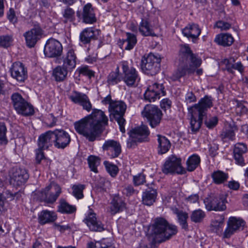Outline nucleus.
<instances>
[{
  "instance_id": "obj_1",
  "label": "nucleus",
  "mask_w": 248,
  "mask_h": 248,
  "mask_svg": "<svg viewBox=\"0 0 248 248\" xmlns=\"http://www.w3.org/2000/svg\"><path fill=\"white\" fill-rule=\"evenodd\" d=\"M108 124V118L101 110L94 109L92 113L74 124L75 128L90 141H94L100 136L104 126Z\"/></svg>"
},
{
  "instance_id": "obj_2",
  "label": "nucleus",
  "mask_w": 248,
  "mask_h": 248,
  "mask_svg": "<svg viewBox=\"0 0 248 248\" xmlns=\"http://www.w3.org/2000/svg\"><path fill=\"white\" fill-rule=\"evenodd\" d=\"M211 97L205 96L202 98L198 104L188 108V113L190 115V125L192 132L198 131L202 125V120L206 118L204 123L209 128H212L217 124L218 119L216 116L207 118V109L212 106Z\"/></svg>"
},
{
  "instance_id": "obj_3",
  "label": "nucleus",
  "mask_w": 248,
  "mask_h": 248,
  "mask_svg": "<svg viewBox=\"0 0 248 248\" xmlns=\"http://www.w3.org/2000/svg\"><path fill=\"white\" fill-rule=\"evenodd\" d=\"M202 63L201 59L192 53L187 46H181L180 51V64L177 70L173 74L174 80H177L186 74H191L194 72L197 75L202 73V69H197Z\"/></svg>"
},
{
  "instance_id": "obj_4",
  "label": "nucleus",
  "mask_w": 248,
  "mask_h": 248,
  "mask_svg": "<svg viewBox=\"0 0 248 248\" xmlns=\"http://www.w3.org/2000/svg\"><path fill=\"white\" fill-rule=\"evenodd\" d=\"M152 234L155 243H161L169 240L177 232V227L170 224L162 217L154 219L152 226Z\"/></svg>"
},
{
  "instance_id": "obj_5",
  "label": "nucleus",
  "mask_w": 248,
  "mask_h": 248,
  "mask_svg": "<svg viewBox=\"0 0 248 248\" xmlns=\"http://www.w3.org/2000/svg\"><path fill=\"white\" fill-rule=\"evenodd\" d=\"M126 108L125 103L122 101H114V103L110 104V106L108 107L110 121L114 119L117 122L120 131L122 133L125 132L124 125L125 121L124 116Z\"/></svg>"
},
{
  "instance_id": "obj_6",
  "label": "nucleus",
  "mask_w": 248,
  "mask_h": 248,
  "mask_svg": "<svg viewBox=\"0 0 248 248\" xmlns=\"http://www.w3.org/2000/svg\"><path fill=\"white\" fill-rule=\"evenodd\" d=\"M12 103L16 112L24 116L31 115L34 109L31 105L28 103L21 94L14 93L11 96Z\"/></svg>"
},
{
  "instance_id": "obj_7",
  "label": "nucleus",
  "mask_w": 248,
  "mask_h": 248,
  "mask_svg": "<svg viewBox=\"0 0 248 248\" xmlns=\"http://www.w3.org/2000/svg\"><path fill=\"white\" fill-rule=\"evenodd\" d=\"M149 134L148 128L145 125H142L131 130L127 141V147L131 148L134 147L138 142L147 141Z\"/></svg>"
},
{
  "instance_id": "obj_8",
  "label": "nucleus",
  "mask_w": 248,
  "mask_h": 248,
  "mask_svg": "<svg viewBox=\"0 0 248 248\" xmlns=\"http://www.w3.org/2000/svg\"><path fill=\"white\" fill-rule=\"evenodd\" d=\"M142 114L147 118L150 125L153 128L160 124L163 115L161 110L158 107L152 105H147L144 107Z\"/></svg>"
},
{
  "instance_id": "obj_9",
  "label": "nucleus",
  "mask_w": 248,
  "mask_h": 248,
  "mask_svg": "<svg viewBox=\"0 0 248 248\" xmlns=\"http://www.w3.org/2000/svg\"><path fill=\"white\" fill-rule=\"evenodd\" d=\"M225 198L222 194H211L206 197L204 202L208 211H224L226 209Z\"/></svg>"
},
{
  "instance_id": "obj_10",
  "label": "nucleus",
  "mask_w": 248,
  "mask_h": 248,
  "mask_svg": "<svg viewBox=\"0 0 248 248\" xmlns=\"http://www.w3.org/2000/svg\"><path fill=\"white\" fill-rule=\"evenodd\" d=\"M145 62L141 65V69L143 72L148 75H154L159 70V63L161 58L159 55H155L150 53L145 59Z\"/></svg>"
},
{
  "instance_id": "obj_11",
  "label": "nucleus",
  "mask_w": 248,
  "mask_h": 248,
  "mask_svg": "<svg viewBox=\"0 0 248 248\" xmlns=\"http://www.w3.org/2000/svg\"><path fill=\"white\" fill-rule=\"evenodd\" d=\"M180 158L175 155H171L168 158L162 168L164 173L183 174L186 171L182 167Z\"/></svg>"
},
{
  "instance_id": "obj_12",
  "label": "nucleus",
  "mask_w": 248,
  "mask_h": 248,
  "mask_svg": "<svg viewBox=\"0 0 248 248\" xmlns=\"http://www.w3.org/2000/svg\"><path fill=\"white\" fill-rule=\"evenodd\" d=\"M29 175L27 170L21 168H14L10 174V184L15 187L24 185L29 179Z\"/></svg>"
},
{
  "instance_id": "obj_13",
  "label": "nucleus",
  "mask_w": 248,
  "mask_h": 248,
  "mask_svg": "<svg viewBox=\"0 0 248 248\" xmlns=\"http://www.w3.org/2000/svg\"><path fill=\"white\" fill-rule=\"evenodd\" d=\"M166 94L163 84L154 83L148 86L144 93V98L149 102H154L159 99L161 96Z\"/></svg>"
},
{
  "instance_id": "obj_14",
  "label": "nucleus",
  "mask_w": 248,
  "mask_h": 248,
  "mask_svg": "<svg viewBox=\"0 0 248 248\" xmlns=\"http://www.w3.org/2000/svg\"><path fill=\"white\" fill-rule=\"evenodd\" d=\"M62 52V46L58 40L51 38L48 39L45 46L44 54L49 58L60 56Z\"/></svg>"
},
{
  "instance_id": "obj_15",
  "label": "nucleus",
  "mask_w": 248,
  "mask_h": 248,
  "mask_svg": "<svg viewBox=\"0 0 248 248\" xmlns=\"http://www.w3.org/2000/svg\"><path fill=\"white\" fill-rule=\"evenodd\" d=\"M54 146L56 148L63 149L70 143V136L64 130L62 129H55L54 130Z\"/></svg>"
},
{
  "instance_id": "obj_16",
  "label": "nucleus",
  "mask_w": 248,
  "mask_h": 248,
  "mask_svg": "<svg viewBox=\"0 0 248 248\" xmlns=\"http://www.w3.org/2000/svg\"><path fill=\"white\" fill-rule=\"evenodd\" d=\"M62 191L60 186L55 183H51L42 192L45 197L44 200L48 203H53L59 196Z\"/></svg>"
},
{
  "instance_id": "obj_17",
  "label": "nucleus",
  "mask_w": 248,
  "mask_h": 248,
  "mask_svg": "<svg viewBox=\"0 0 248 248\" xmlns=\"http://www.w3.org/2000/svg\"><path fill=\"white\" fill-rule=\"evenodd\" d=\"M12 77L19 82H23L27 77V71L24 65L20 62L13 63L10 68Z\"/></svg>"
},
{
  "instance_id": "obj_18",
  "label": "nucleus",
  "mask_w": 248,
  "mask_h": 248,
  "mask_svg": "<svg viewBox=\"0 0 248 248\" xmlns=\"http://www.w3.org/2000/svg\"><path fill=\"white\" fill-rule=\"evenodd\" d=\"M244 225V222L242 219L235 217H230L228 221L227 227L224 232V237L225 238L230 237Z\"/></svg>"
},
{
  "instance_id": "obj_19",
  "label": "nucleus",
  "mask_w": 248,
  "mask_h": 248,
  "mask_svg": "<svg viewBox=\"0 0 248 248\" xmlns=\"http://www.w3.org/2000/svg\"><path fill=\"white\" fill-rule=\"evenodd\" d=\"M42 31L40 27H35L24 34L26 43L29 47H33L41 37Z\"/></svg>"
},
{
  "instance_id": "obj_20",
  "label": "nucleus",
  "mask_w": 248,
  "mask_h": 248,
  "mask_svg": "<svg viewBox=\"0 0 248 248\" xmlns=\"http://www.w3.org/2000/svg\"><path fill=\"white\" fill-rule=\"evenodd\" d=\"M84 221L92 231L101 232L104 229L103 225L100 221L97 220L96 214L91 209H90L89 214L84 219Z\"/></svg>"
},
{
  "instance_id": "obj_21",
  "label": "nucleus",
  "mask_w": 248,
  "mask_h": 248,
  "mask_svg": "<svg viewBox=\"0 0 248 248\" xmlns=\"http://www.w3.org/2000/svg\"><path fill=\"white\" fill-rule=\"evenodd\" d=\"M70 99L75 103L81 105L83 108L89 112L92 108V105L88 97L85 94L74 92L73 94L69 96Z\"/></svg>"
},
{
  "instance_id": "obj_22",
  "label": "nucleus",
  "mask_w": 248,
  "mask_h": 248,
  "mask_svg": "<svg viewBox=\"0 0 248 248\" xmlns=\"http://www.w3.org/2000/svg\"><path fill=\"white\" fill-rule=\"evenodd\" d=\"M78 17H81L84 23L93 24L96 21V18L91 3H87L83 8V11L80 13L79 11L77 13Z\"/></svg>"
},
{
  "instance_id": "obj_23",
  "label": "nucleus",
  "mask_w": 248,
  "mask_h": 248,
  "mask_svg": "<svg viewBox=\"0 0 248 248\" xmlns=\"http://www.w3.org/2000/svg\"><path fill=\"white\" fill-rule=\"evenodd\" d=\"M54 130L48 131L39 136L38 141V146L44 149H47L53 144L54 145Z\"/></svg>"
},
{
  "instance_id": "obj_24",
  "label": "nucleus",
  "mask_w": 248,
  "mask_h": 248,
  "mask_svg": "<svg viewBox=\"0 0 248 248\" xmlns=\"http://www.w3.org/2000/svg\"><path fill=\"white\" fill-rule=\"evenodd\" d=\"M123 72L124 74V80L128 86H132L139 79L138 74L135 68H129L126 65H123Z\"/></svg>"
},
{
  "instance_id": "obj_25",
  "label": "nucleus",
  "mask_w": 248,
  "mask_h": 248,
  "mask_svg": "<svg viewBox=\"0 0 248 248\" xmlns=\"http://www.w3.org/2000/svg\"><path fill=\"white\" fill-rule=\"evenodd\" d=\"M247 147L246 144L238 143L235 145L233 150V155L236 163L241 166L245 165L243 155L246 153Z\"/></svg>"
},
{
  "instance_id": "obj_26",
  "label": "nucleus",
  "mask_w": 248,
  "mask_h": 248,
  "mask_svg": "<svg viewBox=\"0 0 248 248\" xmlns=\"http://www.w3.org/2000/svg\"><path fill=\"white\" fill-rule=\"evenodd\" d=\"M77 57L73 49H69L63 57L62 65L70 71L75 68Z\"/></svg>"
},
{
  "instance_id": "obj_27",
  "label": "nucleus",
  "mask_w": 248,
  "mask_h": 248,
  "mask_svg": "<svg viewBox=\"0 0 248 248\" xmlns=\"http://www.w3.org/2000/svg\"><path fill=\"white\" fill-rule=\"evenodd\" d=\"M182 32L185 36L192 38L193 42H195V40L200 35L201 30L197 24H192L185 27Z\"/></svg>"
},
{
  "instance_id": "obj_28",
  "label": "nucleus",
  "mask_w": 248,
  "mask_h": 248,
  "mask_svg": "<svg viewBox=\"0 0 248 248\" xmlns=\"http://www.w3.org/2000/svg\"><path fill=\"white\" fill-rule=\"evenodd\" d=\"M156 190L154 188H149L143 192L142 196V202L143 204L151 206L155 201L157 196Z\"/></svg>"
},
{
  "instance_id": "obj_29",
  "label": "nucleus",
  "mask_w": 248,
  "mask_h": 248,
  "mask_svg": "<svg viewBox=\"0 0 248 248\" xmlns=\"http://www.w3.org/2000/svg\"><path fill=\"white\" fill-rule=\"evenodd\" d=\"M102 148L104 150H110L113 152V153L111 154V156L113 158L117 157L121 152L120 144L114 140H108L105 141Z\"/></svg>"
},
{
  "instance_id": "obj_30",
  "label": "nucleus",
  "mask_w": 248,
  "mask_h": 248,
  "mask_svg": "<svg viewBox=\"0 0 248 248\" xmlns=\"http://www.w3.org/2000/svg\"><path fill=\"white\" fill-rule=\"evenodd\" d=\"M171 209L173 213L176 215L178 222L181 226L182 228L186 231L187 230L188 224L187 219L188 218V214L182 210H180L176 207H172Z\"/></svg>"
},
{
  "instance_id": "obj_31",
  "label": "nucleus",
  "mask_w": 248,
  "mask_h": 248,
  "mask_svg": "<svg viewBox=\"0 0 248 248\" xmlns=\"http://www.w3.org/2000/svg\"><path fill=\"white\" fill-rule=\"evenodd\" d=\"M57 219L55 213L47 210H43L39 215L38 221L42 225L54 222Z\"/></svg>"
},
{
  "instance_id": "obj_32",
  "label": "nucleus",
  "mask_w": 248,
  "mask_h": 248,
  "mask_svg": "<svg viewBox=\"0 0 248 248\" xmlns=\"http://www.w3.org/2000/svg\"><path fill=\"white\" fill-rule=\"evenodd\" d=\"M233 38L229 33H221L217 35L215 41L218 44L223 46H230L233 42Z\"/></svg>"
},
{
  "instance_id": "obj_33",
  "label": "nucleus",
  "mask_w": 248,
  "mask_h": 248,
  "mask_svg": "<svg viewBox=\"0 0 248 248\" xmlns=\"http://www.w3.org/2000/svg\"><path fill=\"white\" fill-rule=\"evenodd\" d=\"M139 31L144 36H155L152 29L150 27L148 19L146 18H142L139 26Z\"/></svg>"
},
{
  "instance_id": "obj_34",
  "label": "nucleus",
  "mask_w": 248,
  "mask_h": 248,
  "mask_svg": "<svg viewBox=\"0 0 248 248\" xmlns=\"http://www.w3.org/2000/svg\"><path fill=\"white\" fill-rule=\"evenodd\" d=\"M158 142V153L163 154L167 153L170 147V141L164 136L160 135H157Z\"/></svg>"
},
{
  "instance_id": "obj_35",
  "label": "nucleus",
  "mask_w": 248,
  "mask_h": 248,
  "mask_svg": "<svg viewBox=\"0 0 248 248\" xmlns=\"http://www.w3.org/2000/svg\"><path fill=\"white\" fill-rule=\"evenodd\" d=\"M70 71L63 65L57 66L53 71V75L57 81H63L66 78L68 72Z\"/></svg>"
},
{
  "instance_id": "obj_36",
  "label": "nucleus",
  "mask_w": 248,
  "mask_h": 248,
  "mask_svg": "<svg viewBox=\"0 0 248 248\" xmlns=\"http://www.w3.org/2000/svg\"><path fill=\"white\" fill-rule=\"evenodd\" d=\"M76 211L75 206L70 205L64 200L61 199L58 211L64 214H72Z\"/></svg>"
},
{
  "instance_id": "obj_37",
  "label": "nucleus",
  "mask_w": 248,
  "mask_h": 248,
  "mask_svg": "<svg viewBox=\"0 0 248 248\" xmlns=\"http://www.w3.org/2000/svg\"><path fill=\"white\" fill-rule=\"evenodd\" d=\"M213 182L216 184H221L227 181L228 175L221 170L214 171L211 174Z\"/></svg>"
},
{
  "instance_id": "obj_38",
  "label": "nucleus",
  "mask_w": 248,
  "mask_h": 248,
  "mask_svg": "<svg viewBox=\"0 0 248 248\" xmlns=\"http://www.w3.org/2000/svg\"><path fill=\"white\" fill-rule=\"evenodd\" d=\"M75 11L71 8L66 7L62 12V20L64 23L73 22L75 20Z\"/></svg>"
},
{
  "instance_id": "obj_39",
  "label": "nucleus",
  "mask_w": 248,
  "mask_h": 248,
  "mask_svg": "<svg viewBox=\"0 0 248 248\" xmlns=\"http://www.w3.org/2000/svg\"><path fill=\"white\" fill-rule=\"evenodd\" d=\"M94 32L92 28L84 29L80 34V40L83 44H87L94 38Z\"/></svg>"
},
{
  "instance_id": "obj_40",
  "label": "nucleus",
  "mask_w": 248,
  "mask_h": 248,
  "mask_svg": "<svg viewBox=\"0 0 248 248\" xmlns=\"http://www.w3.org/2000/svg\"><path fill=\"white\" fill-rule=\"evenodd\" d=\"M126 38L123 41V45L124 46L125 50H131L137 43L136 36L130 33H126Z\"/></svg>"
},
{
  "instance_id": "obj_41",
  "label": "nucleus",
  "mask_w": 248,
  "mask_h": 248,
  "mask_svg": "<svg viewBox=\"0 0 248 248\" xmlns=\"http://www.w3.org/2000/svg\"><path fill=\"white\" fill-rule=\"evenodd\" d=\"M200 158L197 155H193L190 156L186 161L187 170L189 171H193L199 165Z\"/></svg>"
},
{
  "instance_id": "obj_42",
  "label": "nucleus",
  "mask_w": 248,
  "mask_h": 248,
  "mask_svg": "<svg viewBox=\"0 0 248 248\" xmlns=\"http://www.w3.org/2000/svg\"><path fill=\"white\" fill-rule=\"evenodd\" d=\"M110 212L112 215L122 211L124 208V203L121 200L113 199L111 203Z\"/></svg>"
},
{
  "instance_id": "obj_43",
  "label": "nucleus",
  "mask_w": 248,
  "mask_h": 248,
  "mask_svg": "<svg viewBox=\"0 0 248 248\" xmlns=\"http://www.w3.org/2000/svg\"><path fill=\"white\" fill-rule=\"evenodd\" d=\"M205 216V213L201 209L195 210L193 211L190 216L192 221L195 223L202 222Z\"/></svg>"
},
{
  "instance_id": "obj_44",
  "label": "nucleus",
  "mask_w": 248,
  "mask_h": 248,
  "mask_svg": "<svg viewBox=\"0 0 248 248\" xmlns=\"http://www.w3.org/2000/svg\"><path fill=\"white\" fill-rule=\"evenodd\" d=\"M88 164L91 170L97 173V167L100 165V159L98 157L93 155H90L88 158Z\"/></svg>"
},
{
  "instance_id": "obj_45",
  "label": "nucleus",
  "mask_w": 248,
  "mask_h": 248,
  "mask_svg": "<svg viewBox=\"0 0 248 248\" xmlns=\"http://www.w3.org/2000/svg\"><path fill=\"white\" fill-rule=\"evenodd\" d=\"M233 104L235 105V111L237 115L240 116L247 113L248 109L242 102L237 100H233Z\"/></svg>"
},
{
  "instance_id": "obj_46",
  "label": "nucleus",
  "mask_w": 248,
  "mask_h": 248,
  "mask_svg": "<svg viewBox=\"0 0 248 248\" xmlns=\"http://www.w3.org/2000/svg\"><path fill=\"white\" fill-rule=\"evenodd\" d=\"M121 79L119 76V69L117 67L115 72H111L108 76V82L110 84H115L120 81Z\"/></svg>"
},
{
  "instance_id": "obj_47",
  "label": "nucleus",
  "mask_w": 248,
  "mask_h": 248,
  "mask_svg": "<svg viewBox=\"0 0 248 248\" xmlns=\"http://www.w3.org/2000/svg\"><path fill=\"white\" fill-rule=\"evenodd\" d=\"M220 137L224 142L229 140H233L235 138L234 131L232 129L226 130L222 132Z\"/></svg>"
},
{
  "instance_id": "obj_48",
  "label": "nucleus",
  "mask_w": 248,
  "mask_h": 248,
  "mask_svg": "<svg viewBox=\"0 0 248 248\" xmlns=\"http://www.w3.org/2000/svg\"><path fill=\"white\" fill-rule=\"evenodd\" d=\"M84 186L82 185H74L72 187L73 195L78 199H81L83 197V190Z\"/></svg>"
},
{
  "instance_id": "obj_49",
  "label": "nucleus",
  "mask_w": 248,
  "mask_h": 248,
  "mask_svg": "<svg viewBox=\"0 0 248 248\" xmlns=\"http://www.w3.org/2000/svg\"><path fill=\"white\" fill-rule=\"evenodd\" d=\"M104 164L107 171L112 177H115L118 172V168L117 166L112 164L108 161H105Z\"/></svg>"
},
{
  "instance_id": "obj_50",
  "label": "nucleus",
  "mask_w": 248,
  "mask_h": 248,
  "mask_svg": "<svg viewBox=\"0 0 248 248\" xmlns=\"http://www.w3.org/2000/svg\"><path fill=\"white\" fill-rule=\"evenodd\" d=\"M7 129L4 123H0V144H6L7 140L6 137Z\"/></svg>"
},
{
  "instance_id": "obj_51",
  "label": "nucleus",
  "mask_w": 248,
  "mask_h": 248,
  "mask_svg": "<svg viewBox=\"0 0 248 248\" xmlns=\"http://www.w3.org/2000/svg\"><path fill=\"white\" fill-rule=\"evenodd\" d=\"M12 41V37L10 36H0V46L3 47H7L11 45Z\"/></svg>"
},
{
  "instance_id": "obj_52",
  "label": "nucleus",
  "mask_w": 248,
  "mask_h": 248,
  "mask_svg": "<svg viewBox=\"0 0 248 248\" xmlns=\"http://www.w3.org/2000/svg\"><path fill=\"white\" fill-rule=\"evenodd\" d=\"M145 182V176L143 173H139L133 177V183L135 186H138Z\"/></svg>"
},
{
  "instance_id": "obj_53",
  "label": "nucleus",
  "mask_w": 248,
  "mask_h": 248,
  "mask_svg": "<svg viewBox=\"0 0 248 248\" xmlns=\"http://www.w3.org/2000/svg\"><path fill=\"white\" fill-rule=\"evenodd\" d=\"M235 62V60L233 58H230L229 59H225L222 60L220 64L221 65H224L225 66V69L227 70L229 72H231V67L232 66V63Z\"/></svg>"
},
{
  "instance_id": "obj_54",
  "label": "nucleus",
  "mask_w": 248,
  "mask_h": 248,
  "mask_svg": "<svg viewBox=\"0 0 248 248\" xmlns=\"http://www.w3.org/2000/svg\"><path fill=\"white\" fill-rule=\"evenodd\" d=\"M43 148H40L39 147L38 149H36L35 151L36 152V162L37 164H40L41 161L45 158L44 154L43 152Z\"/></svg>"
},
{
  "instance_id": "obj_55",
  "label": "nucleus",
  "mask_w": 248,
  "mask_h": 248,
  "mask_svg": "<svg viewBox=\"0 0 248 248\" xmlns=\"http://www.w3.org/2000/svg\"><path fill=\"white\" fill-rule=\"evenodd\" d=\"M99 185L100 187L102 188L103 190L107 191V190L109 189L110 187V182L105 178H101L100 180Z\"/></svg>"
},
{
  "instance_id": "obj_56",
  "label": "nucleus",
  "mask_w": 248,
  "mask_h": 248,
  "mask_svg": "<svg viewBox=\"0 0 248 248\" xmlns=\"http://www.w3.org/2000/svg\"><path fill=\"white\" fill-rule=\"evenodd\" d=\"M216 26L218 28H220L222 30H227L231 28V25L228 22L218 21L216 23Z\"/></svg>"
},
{
  "instance_id": "obj_57",
  "label": "nucleus",
  "mask_w": 248,
  "mask_h": 248,
  "mask_svg": "<svg viewBox=\"0 0 248 248\" xmlns=\"http://www.w3.org/2000/svg\"><path fill=\"white\" fill-rule=\"evenodd\" d=\"M7 17L8 19L13 23L16 21V16L15 12L13 9L10 8L7 13Z\"/></svg>"
},
{
  "instance_id": "obj_58",
  "label": "nucleus",
  "mask_w": 248,
  "mask_h": 248,
  "mask_svg": "<svg viewBox=\"0 0 248 248\" xmlns=\"http://www.w3.org/2000/svg\"><path fill=\"white\" fill-rule=\"evenodd\" d=\"M124 193L127 196H130L135 193H137L138 191L135 190L132 186H127L124 189Z\"/></svg>"
},
{
  "instance_id": "obj_59",
  "label": "nucleus",
  "mask_w": 248,
  "mask_h": 248,
  "mask_svg": "<svg viewBox=\"0 0 248 248\" xmlns=\"http://www.w3.org/2000/svg\"><path fill=\"white\" fill-rule=\"evenodd\" d=\"M54 227L61 232H63L65 230H69L71 229L70 226L68 225H60L59 224L55 223Z\"/></svg>"
},
{
  "instance_id": "obj_60",
  "label": "nucleus",
  "mask_w": 248,
  "mask_h": 248,
  "mask_svg": "<svg viewBox=\"0 0 248 248\" xmlns=\"http://www.w3.org/2000/svg\"><path fill=\"white\" fill-rule=\"evenodd\" d=\"M232 66L231 72H230L231 73L233 72V69L237 70L240 72H242L243 71V66L241 62L232 63Z\"/></svg>"
},
{
  "instance_id": "obj_61",
  "label": "nucleus",
  "mask_w": 248,
  "mask_h": 248,
  "mask_svg": "<svg viewBox=\"0 0 248 248\" xmlns=\"http://www.w3.org/2000/svg\"><path fill=\"white\" fill-rule=\"evenodd\" d=\"M186 100L188 103L194 102L196 101V98L192 92H188L186 96Z\"/></svg>"
},
{
  "instance_id": "obj_62",
  "label": "nucleus",
  "mask_w": 248,
  "mask_h": 248,
  "mask_svg": "<svg viewBox=\"0 0 248 248\" xmlns=\"http://www.w3.org/2000/svg\"><path fill=\"white\" fill-rule=\"evenodd\" d=\"M171 102L168 99H164L161 102V107L163 108H168L171 106Z\"/></svg>"
},
{
  "instance_id": "obj_63",
  "label": "nucleus",
  "mask_w": 248,
  "mask_h": 248,
  "mask_svg": "<svg viewBox=\"0 0 248 248\" xmlns=\"http://www.w3.org/2000/svg\"><path fill=\"white\" fill-rule=\"evenodd\" d=\"M228 187L233 190H237L239 187V184L235 181H231L228 183Z\"/></svg>"
},
{
  "instance_id": "obj_64",
  "label": "nucleus",
  "mask_w": 248,
  "mask_h": 248,
  "mask_svg": "<svg viewBox=\"0 0 248 248\" xmlns=\"http://www.w3.org/2000/svg\"><path fill=\"white\" fill-rule=\"evenodd\" d=\"M97 244H99L100 246L99 248L97 247L96 248H115L110 243H106L104 241H102L98 242Z\"/></svg>"
}]
</instances>
